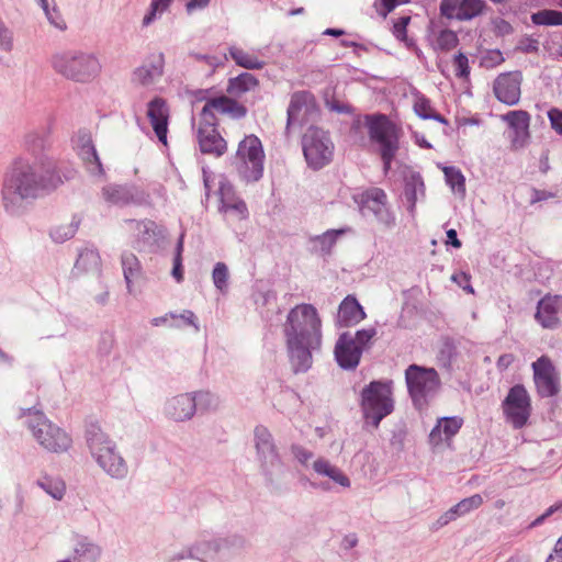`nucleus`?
Returning a JSON list of instances; mask_svg holds the SVG:
<instances>
[{
    "label": "nucleus",
    "mask_w": 562,
    "mask_h": 562,
    "mask_svg": "<svg viewBox=\"0 0 562 562\" xmlns=\"http://www.w3.org/2000/svg\"><path fill=\"white\" fill-rule=\"evenodd\" d=\"M218 194H220V206H224L232 201L237 200L238 198L235 194L234 187L231 182L223 180L220 182L218 187Z\"/></svg>",
    "instance_id": "obj_57"
},
{
    "label": "nucleus",
    "mask_w": 562,
    "mask_h": 562,
    "mask_svg": "<svg viewBox=\"0 0 562 562\" xmlns=\"http://www.w3.org/2000/svg\"><path fill=\"white\" fill-rule=\"evenodd\" d=\"M193 396H196V407L200 409H215L218 405L217 398L210 392H196Z\"/></svg>",
    "instance_id": "obj_58"
},
{
    "label": "nucleus",
    "mask_w": 562,
    "mask_h": 562,
    "mask_svg": "<svg viewBox=\"0 0 562 562\" xmlns=\"http://www.w3.org/2000/svg\"><path fill=\"white\" fill-rule=\"evenodd\" d=\"M548 117L551 128L559 135H562V110L552 108L548 111Z\"/></svg>",
    "instance_id": "obj_64"
},
{
    "label": "nucleus",
    "mask_w": 562,
    "mask_h": 562,
    "mask_svg": "<svg viewBox=\"0 0 562 562\" xmlns=\"http://www.w3.org/2000/svg\"><path fill=\"white\" fill-rule=\"evenodd\" d=\"M97 464L111 477L123 480L128 473V467L124 458L117 451L116 443L106 447L105 450L93 457Z\"/></svg>",
    "instance_id": "obj_24"
},
{
    "label": "nucleus",
    "mask_w": 562,
    "mask_h": 562,
    "mask_svg": "<svg viewBox=\"0 0 562 562\" xmlns=\"http://www.w3.org/2000/svg\"><path fill=\"white\" fill-rule=\"evenodd\" d=\"M71 144L74 150L91 175L102 176L104 173L102 162L92 140V135L88 130H79L71 137Z\"/></svg>",
    "instance_id": "obj_13"
},
{
    "label": "nucleus",
    "mask_w": 562,
    "mask_h": 562,
    "mask_svg": "<svg viewBox=\"0 0 562 562\" xmlns=\"http://www.w3.org/2000/svg\"><path fill=\"white\" fill-rule=\"evenodd\" d=\"M216 123L202 120L198 127V140L203 154L223 156L227 150V143L216 130Z\"/></svg>",
    "instance_id": "obj_19"
},
{
    "label": "nucleus",
    "mask_w": 562,
    "mask_h": 562,
    "mask_svg": "<svg viewBox=\"0 0 562 562\" xmlns=\"http://www.w3.org/2000/svg\"><path fill=\"white\" fill-rule=\"evenodd\" d=\"M85 439L92 458L115 443L98 422H90L86 425Z\"/></svg>",
    "instance_id": "obj_32"
},
{
    "label": "nucleus",
    "mask_w": 562,
    "mask_h": 562,
    "mask_svg": "<svg viewBox=\"0 0 562 562\" xmlns=\"http://www.w3.org/2000/svg\"><path fill=\"white\" fill-rule=\"evenodd\" d=\"M461 0H441L439 5L440 15L448 20H458Z\"/></svg>",
    "instance_id": "obj_54"
},
{
    "label": "nucleus",
    "mask_w": 562,
    "mask_h": 562,
    "mask_svg": "<svg viewBox=\"0 0 562 562\" xmlns=\"http://www.w3.org/2000/svg\"><path fill=\"white\" fill-rule=\"evenodd\" d=\"M522 80L520 70L499 74L493 82L496 99L506 105H516L520 100Z\"/></svg>",
    "instance_id": "obj_14"
},
{
    "label": "nucleus",
    "mask_w": 562,
    "mask_h": 562,
    "mask_svg": "<svg viewBox=\"0 0 562 562\" xmlns=\"http://www.w3.org/2000/svg\"><path fill=\"white\" fill-rule=\"evenodd\" d=\"M291 453L294 456V458L303 465L308 467L310 461L313 459L314 454L312 451L307 450L301 445H292Z\"/></svg>",
    "instance_id": "obj_60"
},
{
    "label": "nucleus",
    "mask_w": 562,
    "mask_h": 562,
    "mask_svg": "<svg viewBox=\"0 0 562 562\" xmlns=\"http://www.w3.org/2000/svg\"><path fill=\"white\" fill-rule=\"evenodd\" d=\"M485 2L483 0H461L458 10V21H469L483 13Z\"/></svg>",
    "instance_id": "obj_45"
},
{
    "label": "nucleus",
    "mask_w": 562,
    "mask_h": 562,
    "mask_svg": "<svg viewBox=\"0 0 562 562\" xmlns=\"http://www.w3.org/2000/svg\"><path fill=\"white\" fill-rule=\"evenodd\" d=\"M36 485L57 501H60L66 492L65 482L59 477L44 475L36 481Z\"/></svg>",
    "instance_id": "obj_40"
},
{
    "label": "nucleus",
    "mask_w": 562,
    "mask_h": 562,
    "mask_svg": "<svg viewBox=\"0 0 562 562\" xmlns=\"http://www.w3.org/2000/svg\"><path fill=\"white\" fill-rule=\"evenodd\" d=\"M516 49L525 54L537 53L539 50V42L533 37L524 36L519 40Z\"/></svg>",
    "instance_id": "obj_62"
},
{
    "label": "nucleus",
    "mask_w": 562,
    "mask_h": 562,
    "mask_svg": "<svg viewBox=\"0 0 562 562\" xmlns=\"http://www.w3.org/2000/svg\"><path fill=\"white\" fill-rule=\"evenodd\" d=\"M13 49V32L0 18V50L10 53Z\"/></svg>",
    "instance_id": "obj_56"
},
{
    "label": "nucleus",
    "mask_w": 562,
    "mask_h": 562,
    "mask_svg": "<svg viewBox=\"0 0 562 562\" xmlns=\"http://www.w3.org/2000/svg\"><path fill=\"white\" fill-rule=\"evenodd\" d=\"M362 356V351L351 340V334L342 333L335 345V359L344 370H355Z\"/></svg>",
    "instance_id": "obj_25"
},
{
    "label": "nucleus",
    "mask_w": 562,
    "mask_h": 562,
    "mask_svg": "<svg viewBox=\"0 0 562 562\" xmlns=\"http://www.w3.org/2000/svg\"><path fill=\"white\" fill-rule=\"evenodd\" d=\"M283 335L293 372H307L313 364V352L322 347V319L316 307L302 303L291 308L283 324Z\"/></svg>",
    "instance_id": "obj_2"
},
{
    "label": "nucleus",
    "mask_w": 562,
    "mask_h": 562,
    "mask_svg": "<svg viewBox=\"0 0 562 562\" xmlns=\"http://www.w3.org/2000/svg\"><path fill=\"white\" fill-rule=\"evenodd\" d=\"M27 427L36 441L49 452L63 453L72 445L71 437L41 412L30 415Z\"/></svg>",
    "instance_id": "obj_8"
},
{
    "label": "nucleus",
    "mask_w": 562,
    "mask_h": 562,
    "mask_svg": "<svg viewBox=\"0 0 562 562\" xmlns=\"http://www.w3.org/2000/svg\"><path fill=\"white\" fill-rule=\"evenodd\" d=\"M404 198L407 203V211L415 214L416 203L419 198H425V183L418 171L409 170L404 175Z\"/></svg>",
    "instance_id": "obj_30"
},
{
    "label": "nucleus",
    "mask_w": 562,
    "mask_h": 562,
    "mask_svg": "<svg viewBox=\"0 0 562 562\" xmlns=\"http://www.w3.org/2000/svg\"><path fill=\"white\" fill-rule=\"evenodd\" d=\"M513 133L512 145L515 148L524 147L530 137L529 125L531 116L525 110L509 111L502 116Z\"/></svg>",
    "instance_id": "obj_23"
},
{
    "label": "nucleus",
    "mask_w": 562,
    "mask_h": 562,
    "mask_svg": "<svg viewBox=\"0 0 562 562\" xmlns=\"http://www.w3.org/2000/svg\"><path fill=\"white\" fill-rule=\"evenodd\" d=\"M172 1L173 0H151L149 11L145 14L143 19V25L148 26L149 24H151L155 21L156 15L158 13L161 14L169 9Z\"/></svg>",
    "instance_id": "obj_50"
},
{
    "label": "nucleus",
    "mask_w": 562,
    "mask_h": 562,
    "mask_svg": "<svg viewBox=\"0 0 562 562\" xmlns=\"http://www.w3.org/2000/svg\"><path fill=\"white\" fill-rule=\"evenodd\" d=\"M366 316V312L358 300L348 295L339 304L337 324L339 327H351L363 321Z\"/></svg>",
    "instance_id": "obj_31"
},
{
    "label": "nucleus",
    "mask_w": 562,
    "mask_h": 562,
    "mask_svg": "<svg viewBox=\"0 0 562 562\" xmlns=\"http://www.w3.org/2000/svg\"><path fill=\"white\" fill-rule=\"evenodd\" d=\"M25 146L34 156L43 153L48 146V133L46 131H32L25 135Z\"/></svg>",
    "instance_id": "obj_42"
},
{
    "label": "nucleus",
    "mask_w": 562,
    "mask_h": 562,
    "mask_svg": "<svg viewBox=\"0 0 562 562\" xmlns=\"http://www.w3.org/2000/svg\"><path fill=\"white\" fill-rule=\"evenodd\" d=\"M302 148L307 166L319 170L333 160L334 143L328 132L310 126L302 137Z\"/></svg>",
    "instance_id": "obj_9"
},
{
    "label": "nucleus",
    "mask_w": 562,
    "mask_h": 562,
    "mask_svg": "<svg viewBox=\"0 0 562 562\" xmlns=\"http://www.w3.org/2000/svg\"><path fill=\"white\" fill-rule=\"evenodd\" d=\"M453 64L456 66V76L458 78H468L470 75L469 59L467 55L459 52L454 58Z\"/></svg>",
    "instance_id": "obj_59"
},
{
    "label": "nucleus",
    "mask_w": 562,
    "mask_h": 562,
    "mask_svg": "<svg viewBox=\"0 0 562 562\" xmlns=\"http://www.w3.org/2000/svg\"><path fill=\"white\" fill-rule=\"evenodd\" d=\"M505 61L503 53L499 49H488L481 57V66L494 68Z\"/></svg>",
    "instance_id": "obj_55"
},
{
    "label": "nucleus",
    "mask_w": 562,
    "mask_h": 562,
    "mask_svg": "<svg viewBox=\"0 0 562 562\" xmlns=\"http://www.w3.org/2000/svg\"><path fill=\"white\" fill-rule=\"evenodd\" d=\"M392 381H372L361 391L363 417L373 428L394 409Z\"/></svg>",
    "instance_id": "obj_5"
},
{
    "label": "nucleus",
    "mask_w": 562,
    "mask_h": 562,
    "mask_svg": "<svg viewBox=\"0 0 562 562\" xmlns=\"http://www.w3.org/2000/svg\"><path fill=\"white\" fill-rule=\"evenodd\" d=\"M196 412V396L184 393L173 396L165 405L166 415L175 422L191 419Z\"/></svg>",
    "instance_id": "obj_26"
},
{
    "label": "nucleus",
    "mask_w": 562,
    "mask_h": 562,
    "mask_svg": "<svg viewBox=\"0 0 562 562\" xmlns=\"http://www.w3.org/2000/svg\"><path fill=\"white\" fill-rule=\"evenodd\" d=\"M443 175L447 184L452 189L453 192L464 195L465 194V178L461 170L453 166L443 167Z\"/></svg>",
    "instance_id": "obj_43"
},
{
    "label": "nucleus",
    "mask_w": 562,
    "mask_h": 562,
    "mask_svg": "<svg viewBox=\"0 0 562 562\" xmlns=\"http://www.w3.org/2000/svg\"><path fill=\"white\" fill-rule=\"evenodd\" d=\"M45 12V15L48 20V22L54 25L56 29L58 30H66L67 25H66V22L65 20L63 19L59 10L57 9V7L54 4L52 8H49L47 11H44Z\"/></svg>",
    "instance_id": "obj_61"
},
{
    "label": "nucleus",
    "mask_w": 562,
    "mask_h": 562,
    "mask_svg": "<svg viewBox=\"0 0 562 562\" xmlns=\"http://www.w3.org/2000/svg\"><path fill=\"white\" fill-rule=\"evenodd\" d=\"M100 263L101 258L99 252L92 248H85L79 252L75 268L83 272L98 271Z\"/></svg>",
    "instance_id": "obj_37"
},
{
    "label": "nucleus",
    "mask_w": 562,
    "mask_h": 562,
    "mask_svg": "<svg viewBox=\"0 0 562 562\" xmlns=\"http://www.w3.org/2000/svg\"><path fill=\"white\" fill-rule=\"evenodd\" d=\"M50 66L65 79L80 83L92 81L101 71V64L95 55L77 49L54 53Z\"/></svg>",
    "instance_id": "obj_3"
},
{
    "label": "nucleus",
    "mask_w": 562,
    "mask_h": 562,
    "mask_svg": "<svg viewBox=\"0 0 562 562\" xmlns=\"http://www.w3.org/2000/svg\"><path fill=\"white\" fill-rule=\"evenodd\" d=\"M80 224V218L74 216L71 222L53 228L49 233L52 239L56 243H64L75 236Z\"/></svg>",
    "instance_id": "obj_46"
},
{
    "label": "nucleus",
    "mask_w": 562,
    "mask_h": 562,
    "mask_svg": "<svg viewBox=\"0 0 562 562\" xmlns=\"http://www.w3.org/2000/svg\"><path fill=\"white\" fill-rule=\"evenodd\" d=\"M218 211L222 213H235L237 215V218L239 221L246 220L249 215L248 207L244 200L237 199L235 201H232L231 203L218 206Z\"/></svg>",
    "instance_id": "obj_52"
},
{
    "label": "nucleus",
    "mask_w": 562,
    "mask_h": 562,
    "mask_svg": "<svg viewBox=\"0 0 562 562\" xmlns=\"http://www.w3.org/2000/svg\"><path fill=\"white\" fill-rule=\"evenodd\" d=\"M415 113L423 120H434L445 125L448 124V120L440 113L436 112L430 104V101L424 95L417 97L414 103Z\"/></svg>",
    "instance_id": "obj_41"
},
{
    "label": "nucleus",
    "mask_w": 562,
    "mask_h": 562,
    "mask_svg": "<svg viewBox=\"0 0 562 562\" xmlns=\"http://www.w3.org/2000/svg\"><path fill=\"white\" fill-rule=\"evenodd\" d=\"M254 443L260 469L266 479L272 482L273 471L283 465L274 438L267 427L258 425L254 429Z\"/></svg>",
    "instance_id": "obj_10"
},
{
    "label": "nucleus",
    "mask_w": 562,
    "mask_h": 562,
    "mask_svg": "<svg viewBox=\"0 0 562 562\" xmlns=\"http://www.w3.org/2000/svg\"><path fill=\"white\" fill-rule=\"evenodd\" d=\"M76 176L74 167L59 166L49 156L42 155L33 161L18 158L4 173L1 205L8 215L21 216L35 200L54 192Z\"/></svg>",
    "instance_id": "obj_1"
},
{
    "label": "nucleus",
    "mask_w": 562,
    "mask_h": 562,
    "mask_svg": "<svg viewBox=\"0 0 562 562\" xmlns=\"http://www.w3.org/2000/svg\"><path fill=\"white\" fill-rule=\"evenodd\" d=\"M560 11L544 9L531 14V21L536 25H560Z\"/></svg>",
    "instance_id": "obj_48"
},
{
    "label": "nucleus",
    "mask_w": 562,
    "mask_h": 562,
    "mask_svg": "<svg viewBox=\"0 0 562 562\" xmlns=\"http://www.w3.org/2000/svg\"><path fill=\"white\" fill-rule=\"evenodd\" d=\"M427 37L434 50L437 52H449L459 44L457 33L450 29L440 27L435 20H430L427 25Z\"/></svg>",
    "instance_id": "obj_29"
},
{
    "label": "nucleus",
    "mask_w": 562,
    "mask_h": 562,
    "mask_svg": "<svg viewBox=\"0 0 562 562\" xmlns=\"http://www.w3.org/2000/svg\"><path fill=\"white\" fill-rule=\"evenodd\" d=\"M312 468L317 475L326 476L330 479L334 483H337L342 487L350 486L349 477L345 475L339 468L331 464L325 458H318L317 460H315L312 464Z\"/></svg>",
    "instance_id": "obj_34"
},
{
    "label": "nucleus",
    "mask_w": 562,
    "mask_h": 562,
    "mask_svg": "<svg viewBox=\"0 0 562 562\" xmlns=\"http://www.w3.org/2000/svg\"><path fill=\"white\" fill-rule=\"evenodd\" d=\"M504 414L515 429L522 428L530 416V397L521 384L509 389L503 402Z\"/></svg>",
    "instance_id": "obj_12"
},
{
    "label": "nucleus",
    "mask_w": 562,
    "mask_h": 562,
    "mask_svg": "<svg viewBox=\"0 0 562 562\" xmlns=\"http://www.w3.org/2000/svg\"><path fill=\"white\" fill-rule=\"evenodd\" d=\"M355 201L363 216L372 215L380 224L391 228L395 225V216L387 205V195L385 191L378 187H372L357 196Z\"/></svg>",
    "instance_id": "obj_11"
},
{
    "label": "nucleus",
    "mask_w": 562,
    "mask_h": 562,
    "mask_svg": "<svg viewBox=\"0 0 562 562\" xmlns=\"http://www.w3.org/2000/svg\"><path fill=\"white\" fill-rule=\"evenodd\" d=\"M463 425V418L460 416L441 417L429 434V443L434 447L448 442L459 432Z\"/></svg>",
    "instance_id": "obj_28"
},
{
    "label": "nucleus",
    "mask_w": 562,
    "mask_h": 562,
    "mask_svg": "<svg viewBox=\"0 0 562 562\" xmlns=\"http://www.w3.org/2000/svg\"><path fill=\"white\" fill-rule=\"evenodd\" d=\"M213 110L221 114H226L234 120H240L247 115V108L227 95L210 98L201 110V119L217 124Z\"/></svg>",
    "instance_id": "obj_17"
},
{
    "label": "nucleus",
    "mask_w": 562,
    "mask_h": 562,
    "mask_svg": "<svg viewBox=\"0 0 562 562\" xmlns=\"http://www.w3.org/2000/svg\"><path fill=\"white\" fill-rule=\"evenodd\" d=\"M364 125L371 142L380 147L384 175L391 169L392 161L400 149V130L385 114H367Z\"/></svg>",
    "instance_id": "obj_4"
},
{
    "label": "nucleus",
    "mask_w": 562,
    "mask_h": 562,
    "mask_svg": "<svg viewBox=\"0 0 562 562\" xmlns=\"http://www.w3.org/2000/svg\"><path fill=\"white\" fill-rule=\"evenodd\" d=\"M236 543L241 546L243 539L233 537L232 539L221 538L214 539L212 541H201L198 542L194 547L188 550H183L181 553L172 557L170 560L176 561L191 558L198 559L202 562L213 561L223 549H228Z\"/></svg>",
    "instance_id": "obj_15"
},
{
    "label": "nucleus",
    "mask_w": 562,
    "mask_h": 562,
    "mask_svg": "<svg viewBox=\"0 0 562 562\" xmlns=\"http://www.w3.org/2000/svg\"><path fill=\"white\" fill-rule=\"evenodd\" d=\"M458 357V347L456 341L450 337H445L441 341V346L439 348L437 359L439 364L450 370L452 367V362Z\"/></svg>",
    "instance_id": "obj_39"
},
{
    "label": "nucleus",
    "mask_w": 562,
    "mask_h": 562,
    "mask_svg": "<svg viewBox=\"0 0 562 562\" xmlns=\"http://www.w3.org/2000/svg\"><path fill=\"white\" fill-rule=\"evenodd\" d=\"M314 106V97L308 91H296L292 93L286 111L285 134L289 135L293 128L302 127L306 123L307 115Z\"/></svg>",
    "instance_id": "obj_18"
},
{
    "label": "nucleus",
    "mask_w": 562,
    "mask_h": 562,
    "mask_svg": "<svg viewBox=\"0 0 562 562\" xmlns=\"http://www.w3.org/2000/svg\"><path fill=\"white\" fill-rule=\"evenodd\" d=\"M562 316V296L546 295L537 304L535 319L546 329H554L560 325Z\"/></svg>",
    "instance_id": "obj_21"
},
{
    "label": "nucleus",
    "mask_w": 562,
    "mask_h": 562,
    "mask_svg": "<svg viewBox=\"0 0 562 562\" xmlns=\"http://www.w3.org/2000/svg\"><path fill=\"white\" fill-rule=\"evenodd\" d=\"M344 229H328L322 235L311 237V243L314 246L315 251L327 255L337 241L338 236L344 234Z\"/></svg>",
    "instance_id": "obj_36"
},
{
    "label": "nucleus",
    "mask_w": 562,
    "mask_h": 562,
    "mask_svg": "<svg viewBox=\"0 0 562 562\" xmlns=\"http://www.w3.org/2000/svg\"><path fill=\"white\" fill-rule=\"evenodd\" d=\"M265 151L261 140L254 134L239 142L236 151V169L246 183L259 181L263 176Z\"/></svg>",
    "instance_id": "obj_7"
},
{
    "label": "nucleus",
    "mask_w": 562,
    "mask_h": 562,
    "mask_svg": "<svg viewBox=\"0 0 562 562\" xmlns=\"http://www.w3.org/2000/svg\"><path fill=\"white\" fill-rule=\"evenodd\" d=\"M165 55L164 53L149 54L143 65L135 68L132 72V81L139 86L154 85L164 76Z\"/></svg>",
    "instance_id": "obj_20"
},
{
    "label": "nucleus",
    "mask_w": 562,
    "mask_h": 562,
    "mask_svg": "<svg viewBox=\"0 0 562 562\" xmlns=\"http://www.w3.org/2000/svg\"><path fill=\"white\" fill-rule=\"evenodd\" d=\"M483 504V498L480 494H474L470 497L461 499L459 503L454 505V509L457 510V515L459 517L464 516L471 510L477 509Z\"/></svg>",
    "instance_id": "obj_51"
},
{
    "label": "nucleus",
    "mask_w": 562,
    "mask_h": 562,
    "mask_svg": "<svg viewBox=\"0 0 562 562\" xmlns=\"http://www.w3.org/2000/svg\"><path fill=\"white\" fill-rule=\"evenodd\" d=\"M451 280L454 283H457L460 288H462L467 293H471V294L474 293V289L470 283L471 277L469 273L463 272V271L453 273L451 276Z\"/></svg>",
    "instance_id": "obj_63"
},
{
    "label": "nucleus",
    "mask_w": 562,
    "mask_h": 562,
    "mask_svg": "<svg viewBox=\"0 0 562 562\" xmlns=\"http://www.w3.org/2000/svg\"><path fill=\"white\" fill-rule=\"evenodd\" d=\"M229 55L238 66L246 69H262L265 66V61L257 56L235 46L229 47Z\"/></svg>",
    "instance_id": "obj_38"
},
{
    "label": "nucleus",
    "mask_w": 562,
    "mask_h": 562,
    "mask_svg": "<svg viewBox=\"0 0 562 562\" xmlns=\"http://www.w3.org/2000/svg\"><path fill=\"white\" fill-rule=\"evenodd\" d=\"M102 554V548L88 537L79 536L72 549L74 562H97Z\"/></svg>",
    "instance_id": "obj_33"
},
{
    "label": "nucleus",
    "mask_w": 562,
    "mask_h": 562,
    "mask_svg": "<svg viewBox=\"0 0 562 562\" xmlns=\"http://www.w3.org/2000/svg\"><path fill=\"white\" fill-rule=\"evenodd\" d=\"M228 267L224 262L215 263L212 271V280L214 286L222 293H226L228 289Z\"/></svg>",
    "instance_id": "obj_47"
},
{
    "label": "nucleus",
    "mask_w": 562,
    "mask_h": 562,
    "mask_svg": "<svg viewBox=\"0 0 562 562\" xmlns=\"http://www.w3.org/2000/svg\"><path fill=\"white\" fill-rule=\"evenodd\" d=\"M259 85L258 79L250 72L229 78L226 92L233 97H241L244 93L255 90Z\"/></svg>",
    "instance_id": "obj_35"
},
{
    "label": "nucleus",
    "mask_w": 562,
    "mask_h": 562,
    "mask_svg": "<svg viewBox=\"0 0 562 562\" xmlns=\"http://www.w3.org/2000/svg\"><path fill=\"white\" fill-rule=\"evenodd\" d=\"M376 333L375 327L363 328L357 330L355 335H351V340L355 341V345L363 352L371 348L372 339L376 336Z\"/></svg>",
    "instance_id": "obj_49"
},
{
    "label": "nucleus",
    "mask_w": 562,
    "mask_h": 562,
    "mask_svg": "<svg viewBox=\"0 0 562 562\" xmlns=\"http://www.w3.org/2000/svg\"><path fill=\"white\" fill-rule=\"evenodd\" d=\"M532 369L538 394L541 397L557 395L559 392V376L552 361L542 356L532 363Z\"/></svg>",
    "instance_id": "obj_16"
},
{
    "label": "nucleus",
    "mask_w": 562,
    "mask_h": 562,
    "mask_svg": "<svg viewBox=\"0 0 562 562\" xmlns=\"http://www.w3.org/2000/svg\"><path fill=\"white\" fill-rule=\"evenodd\" d=\"M103 199L114 205L143 204L147 195L134 186L108 184L102 189Z\"/></svg>",
    "instance_id": "obj_22"
},
{
    "label": "nucleus",
    "mask_w": 562,
    "mask_h": 562,
    "mask_svg": "<svg viewBox=\"0 0 562 562\" xmlns=\"http://www.w3.org/2000/svg\"><path fill=\"white\" fill-rule=\"evenodd\" d=\"M190 56L193 57L196 61L205 63L207 66L212 68V72L227 61V56L221 55H207V54H199V53H190Z\"/></svg>",
    "instance_id": "obj_53"
},
{
    "label": "nucleus",
    "mask_w": 562,
    "mask_h": 562,
    "mask_svg": "<svg viewBox=\"0 0 562 562\" xmlns=\"http://www.w3.org/2000/svg\"><path fill=\"white\" fill-rule=\"evenodd\" d=\"M124 279L128 291H131V284L135 277L138 276L140 265L136 256L132 252H124L121 257Z\"/></svg>",
    "instance_id": "obj_44"
},
{
    "label": "nucleus",
    "mask_w": 562,
    "mask_h": 562,
    "mask_svg": "<svg viewBox=\"0 0 562 562\" xmlns=\"http://www.w3.org/2000/svg\"><path fill=\"white\" fill-rule=\"evenodd\" d=\"M405 382L414 406L419 409L428 404L441 386L440 376L434 368L415 363L406 368Z\"/></svg>",
    "instance_id": "obj_6"
},
{
    "label": "nucleus",
    "mask_w": 562,
    "mask_h": 562,
    "mask_svg": "<svg viewBox=\"0 0 562 562\" xmlns=\"http://www.w3.org/2000/svg\"><path fill=\"white\" fill-rule=\"evenodd\" d=\"M147 116L159 142L166 144L168 133L169 108L165 99L156 97L151 101H149Z\"/></svg>",
    "instance_id": "obj_27"
}]
</instances>
